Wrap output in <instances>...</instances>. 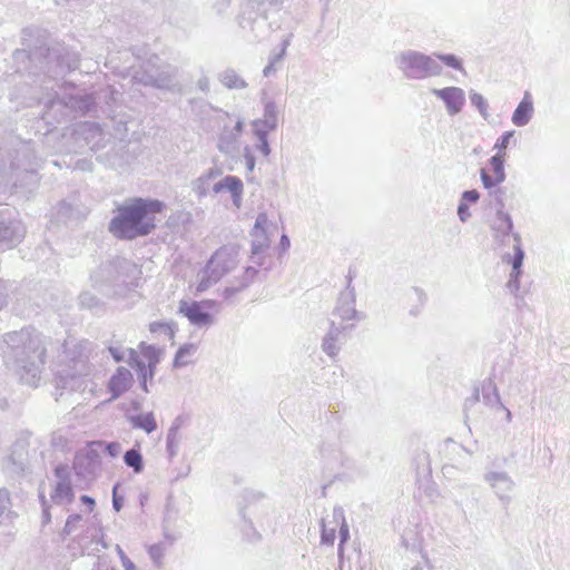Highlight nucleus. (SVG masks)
Segmentation results:
<instances>
[{"label":"nucleus","instance_id":"nucleus-1","mask_svg":"<svg viewBox=\"0 0 570 570\" xmlns=\"http://www.w3.org/2000/svg\"><path fill=\"white\" fill-rule=\"evenodd\" d=\"M165 209L158 199L134 198L117 208L109 223V232L119 239H135L149 235L157 226V215Z\"/></svg>","mask_w":570,"mask_h":570},{"label":"nucleus","instance_id":"nucleus-2","mask_svg":"<svg viewBox=\"0 0 570 570\" xmlns=\"http://www.w3.org/2000/svg\"><path fill=\"white\" fill-rule=\"evenodd\" d=\"M164 351L154 345L141 343L138 351L131 350L129 364L136 368L141 377V385L147 392V381L153 380L157 364L160 362Z\"/></svg>","mask_w":570,"mask_h":570},{"label":"nucleus","instance_id":"nucleus-3","mask_svg":"<svg viewBox=\"0 0 570 570\" xmlns=\"http://www.w3.org/2000/svg\"><path fill=\"white\" fill-rule=\"evenodd\" d=\"M234 263L233 255L225 248L216 250L208 261L203 278L196 286V293L206 291L212 283L217 282L226 272H228Z\"/></svg>","mask_w":570,"mask_h":570},{"label":"nucleus","instance_id":"nucleus-4","mask_svg":"<svg viewBox=\"0 0 570 570\" xmlns=\"http://www.w3.org/2000/svg\"><path fill=\"white\" fill-rule=\"evenodd\" d=\"M336 532L340 534V552L343 551V544L348 540V527L342 510H333L322 519V543L332 546L336 539Z\"/></svg>","mask_w":570,"mask_h":570},{"label":"nucleus","instance_id":"nucleus-5","mask_svg":"<svg viewBox=\"0 0 570 570\" xmlns=\"http://www.w3.org/2000/svg\"><path fill=\"white\" fill-rule=\"evenodd\" d=\"M215 307L214 301L187 302L183 301L179 311L190 323L197 326L209 325L213 322L212 311Z\"/></svg>","mask_w":570,"mask_h":570},{"label":"nucleus","instance_id":"nucleus-6","mask_svg":"<svg viewBox=\"0 0 570 570\" xmlns=\"http://www.w3.org/2000/svg\"><path fill=\"white\" fill-rule=\"evenodd\" d=\"M504 155L491 157L488 167L481 169V179L485 188L494 187L505 179Z\"/></svg>","mask_w":570,"mask_h":570},{"label":"nucleus","instance_id":"nucleus-7","mask_svg":"<svg viewBox=\"0 0 570 570\" xmlns=\"http://www.w3.org/2000/svg\"><path fill=\"white\" fill-rule=\"evenodd\" d=\"M406 66L417 70L422 76H435L441 73V67L435 59L420 53H411L404 58Z\"/></svg>","mask_w":570,"mask_h":570},{"label":"nucleus","instance_id":"nucleus-8","mask_svg":"<svg viewBox=\"0 0 570 570\" xmlns=\"http://www.w3.org/2000/svg\"><path fill=\"white\" fill-rule=\"evenodd\" d=\"M433 94L444 101L446 109L451 115L460 112L464 106L465 95L461 88L446 87L443 89H434Z\"/></svg>","mask_w":570,"mask_h":570},{"label":"nucleus","instance_id":"nucleus-9","mask_svg":"<svg viewBox=\"0 0 570 570\" xmlns=\"http://www.w3.org/2000/svg\"><path fill=\"white\" fill-rule=\"evenodd\" d=\"M102 446L101 441L88 442L81 451L75 455V468L87 469L91 465L99 463L100 453L99 449Z\"/></svg>","mask_w":570,"mask_h":570},{"label":"nucleus","instance_id":"nucleus-10","mask_svg":"<svg viewBox=\"0 0 570 570\" xmlns=\"http://www.w3.org/2000/svg\"><path fill=\"white\" fill-rule=\"evenodd\" d=\"M134 382L131 372L126 367L117 368L116 373L110 377L108 387L111 392V399H117L128 391Z\"/></svg>","mask_w":570,"mask_h":570},{"label":"nucleus","instance_id":"nucleus-11","mask_svg":"<svg viewBox=\"0 0 570 570\" xmlns=\"http://www.w3.org/2000/svg\"><path fill=\"white\" fill-rule=\"evenodd\" d=\"M491 228L495 238H502L511 234L513 224L511 217L503 210H498L491 222Z\"/></svg>","mask_w":570,"mask_h":570},{"label":"nucleus","instance_id":"nucleus-12","mask_svg":"<svg viewBox=\"0 0 570 570\" xmlns=\"http://www.w3.org/2000/svg\"><path fill=\"white\" fill-rule=\"evenodd\" d=\"M197 346L193 343L181 345L173 361V366L176 368L190 365L195 362Z\"/></svg>","mask_w":570,"mask_h":570},{"label":"nucleus","instance_id":"nucleus-13","mask_svg":"<svg viewBox=\"0 0 570 570\" xmlns=\"http://www.w3.org/2000/svg\"><path fill=\"white\" fill-rule=\"evenodd\" d=\"M533 106L532 101L530 100L529 95H525L522 101L519 104L517 109L513 112L512 121L517 126H523L525 125L532 115Z\"/></svg>","mask_w":570,"mask_h":570},{"label":"nucleus","instance_id":"nucleus-14","mask_svg":"<svg viewBox=\"0 0 570 570\" xmlns=\"http://www.w3.org/2000/svg\"><path fill=\"white\" fill-rule=\"evenodd\" d=\"M149 331L153 334H164L169 340L174 341L175 333H176V326L174 323H167V322H153L149 324Z\"/></svg>","mask_w":570,"mask_h":570},{"label":"nucleus","instance_id":"nucleus-15","mask_svg":"<svg viewBox=\"0 0 570 570\" xmlns=\"http://www.w3.org/2000/svg\"><path fill=\"white\" fill-rule=\"evenodd\" d=\"M52 499L55 501L66 500L71 502L73 500V491L70 483L65 481L57 483L52 493Z\"/></svg>","mask_w":570,"mask_h":570},{"label":"nucleus","instance_id":"nucleus-16","mask_svg":"<svg viewBox=\"0 0 570 570\" xmlns=\"http://www.w3.org/2000/svg\"><path fill=\"white\" fill-rule=\"evenodd\" d=\"M222 187H225L228 189L233 196L236 203L239 202L242 193H243V183L239 178L234 176H228L224 178L222 181Z\"/></svg>","mask_w":570,"mask_h":570},{"label":"nucleus","instance_id":"nucleus-17","mask_svg":"<svg viewBox=\"0 0 570 570\" xmlns=\"http://www.w3.org/2000/svg\"><path fill=\"white\" fill-rule=\"evenodd\" d=\"M124 461L128 466L132 468L136 473H140L144 469L142 456L139 451L135 449L125 453Z\"/></svg>","mask_w":570,"mask_h":570},{"label":"nucleus","instance_id":"nucleus-18","mask_svg":"<svg viewBox=\"0 0 570 570\" xmlns=\"http://www.w3.org/2000/svg\"><path fill=\"white\" fill-rule=\"evenodd\" d=\"M135 426L142 429L147 433L156 430L157 424L153 414L139 415L134 419Z\"/></svg>","mask_w":570,"mask_h":570},{"label":"nucleus","instance_id":"nucleus-19","mask_svg":"<svg viewBox=\"0 0 570 570\" xmlns=\"http://www.w3.org/2000/svg\"><path fill=\"white\" fill-rule=\"evenodd\" d=\"M438 59L450 68L464 71L461 60L454 55H439Z\"/></svg>","mask_w":570,"mask_h":570},{"label":"nucleus","instance_id":"nucleus-20","mask_svg":"<svg viewBox=\"0 0 570 570\" xmlns=\"http://www.w3.org/2000/svg\"><path fill=\"white\" fill-rule=\"evenodd\" d=\"M512 132H505L502 135V137L497 141L495 148L498 149L497 155H504L505 156V149L509 144V139L511 138Z\"/></svg>","mask_w":570,"mask_h":570},{"label":"nucleus","instance_id":"nucleus-21","mask_svg":"<svg viewBox=\"0 0 570 570\" xmlns=\"http://www.w3.org/2000/svg\"><path fill=\"white\" fill-rule=\"evenodd\" d=\"M522 261H523V252L521 250L520 247H517L515 254L512 258V267H513V271L515 272L517 276L520 274V267L522 265Z\"/></svg>","mask_w":570,"mask_h":570},{"label":"nucleus","instance_id":"nucleus-22","mask_svg":"<svg viewBox=\"0 0 570 570\" xmlns=\"http://www.w3.org/2000/svg\"><path fill=\"white\" fill-rule=\"evenodd\" d=\"M259 145H258V149L261 150V153L267 157L269 155V147H268V142L266 140V137L265 135H261L259 136Z\"/></svg>","mask_w":570,"mask_h":570},{"label":"nucleus","instance_id":"nucleus-23","mask_svg":"<svg viewBox=\"0 0 570 570\" xmlns=\"http://www.w3.org/2000/svg\"><path fill=\"white\" fill-rule=\"evenodd\" d=\"M480 195L476 190H468L463 193V202L474 203L479 199Z\"/></svg>","mask_w":570,"mask_h":570},{"label":"nucleus","instance_id":"nucleus-24","mask_svg":"<svg viewBox=\"0 0 570 570\" xmlns=\"http://www.w3.org/2000/svg\"><path fill=\"white\" fill-rule=\"evenodd\" d=\"M106 450L111 456H117L120 453V444L117 442L108 443Z\"/></svg>","mask_w":570,"mask_h":570},{"label":"nucleus","instance_id":"nucleus-25","mask_svg":"<svg viewBox=\"0 0 570 570\" xmlns=\"http://www.w3.org/2000/svg\"><path fill=\"white\" fill-rule=\"evenodd\" d=\"M458 214H459L461 220H463V222L470 216L469 207L465 203L460 204V206L458 208Z\"/></svg>","mask_w":570,"mask_h":570},{"label":"nucleus","instance_id":"nucleus-26","mask_svg":"<svg viewBox=\"0 0 570 570\" xmlns=\"http://www.w3.org/2000/svg\"><path fill=\"white\" fill-rule=\"evenodd\" d=\"M121 563L125 570H136L135 563L124 554H121Z\"/></svg>","mask_w":570,"mask_h":570},{"label":"nucleus","instance_id":"nucleus-27","mask_svg":"<svg viewBox=\"0 0 570 570\" xmlns=\"http://www.w3.org/2000/svg\"><path fill=\"white\" fill-rule=\"evenodd\" d=\"M80 500H81V502H83L88 507L90 512L94 511L96 502H95V500L92 498H90L88 495H82L80 498Z\"/></svg>","mask_w":570,"mask_h":570},{"label":"nucleus","instance_id":"nucleus-28","mask_svg":"<svg viewBox=\"0 0 570 570\" xmlns=\"http://www.w3.org/2000/svg\"><path fill=\"white\" fill-rule=\"evenodd\" d=\"M246 165H247V168L248 170H253L254 167H255V159H254V156L250 154V153H246Z\"/></svg>","mask_w":570,"mask_h":570},{"label":"nucleus","instance_id":"nucleus-29","mask_svg":"<svg viewBox=\"0 0 570 570\" xmlns=\"http://www.w3.org/2000/svg\"><path fill=\"white\" fill-rule=\"evenodd\" d=\"M266 223H267V217L265 214H262L258 216V218L255 223V228H263Z\"/></svg>","mask_w":570,"mask_h":570},{"label":"nucleus","instance_id":"nucleus-30","mask_svg":"<svg viewBox=\"0 0 570 570\" xmlns=\"http://www.w3.org/2000/svg\"><path fill=\"white\" fill-rule=\"evenodd\" d=\"M276 70V67L274 63H269L268 66L265 67L264 69V75L265 76H269L271 73L275 72Z\"/></svg>","mask_w":570,"mask_h":570},{"label":"nucleus","instance_id":"nucleus-31","mask_svg":"<svg viewBox=\"0 0 570 570\" xmlns=\"http://www.w3.org/2000/svg\"><path fill=\"white\" fill-rule=\"evenodd\" d=\"M66 472V466L59 465L55 469V473L57 476H62V474Z\"/></svg>","mask_w":570,"mask_h":570},{"label":"nucleus","instance_id":"nucleus-32","mask_svg":"<svg viewBox=\"0 0 570 570\" xmlns=\"http://www.w3.org/2000/svg\"><path fill=\"white\" fill-rule=\"evenodd\" d=\"M110 351H111V353H112V355H114V357H115V360H116L117 362L121 361V356H120V355H118V353L114 352V350H110Z\"/></svg>","mask_w":570,"mask_h":570},{"label":"nucleus","instance_id":"nucleus-33","mask_svg":"<svg viewBox=\"0 0 570 570\" xmlns=\"http://www.w3.org/2000/svg\"><path fill=\"white\" fill-rule=\"evenodd\" d=\"M114 505H115L117 511L120 509V504H119L118 500L115 497H114Z\"/></svg>","mask_w":570,"mask_h":570},{"label":"nucleus","instance_id":"nucleus-34","mask_svg":"<svg viewBox=\"0 0 570 570\" xmlns=\"http://www.w3.org/2000/svg\"><path fill=\"white\" fill-rule=\"evenodd\" d=\"M73 520H68L67 521V525H69Z\"/></svg>","mask_w":570,"mask_h":570}]
</instances>
